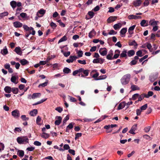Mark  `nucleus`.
I'll return each mask as SVG.
<instances>
[{
  "instance_id": "nucleus-9",
  "label": "nucleus",
  "mask_w": 160,
  "mask_h": 160,
  "mask_svg": "<svg viewBox=\"0 0 160 160\" xmlns=\"http://www.w3.org/2000/svg\"><path fill=\"white\" fill-rule=\"evenodd\" d=\"M113 51L112 50H111L109 51V53L107 56L106 58L108 60H112L113 59Z\"/></svg>"
},
{
  "instance_id": "nucleus-14",
  "label": "nucleus",
  "mask_w": 160,
  "mask_h": 160,
  "mask_svg": "<svg viewBox=\"0 0 160 160\" xmlns=\"http://www.w3.org/2000/svg\"><path fill=\"white\" fill-rule=\"evenodd\" d=\"M115 54L113 57V59L117 58L119 56L120 53V51L119 50H116L115 51Z\"/></svg>"
},
{
  "instance_id": "nucleus-31",
  "label": "nucleus",
  "mask_w": 160,
  "mask_h": 160,
  "mask_svg": "<svg viewBox=\"0 0 160 160\" xmlns=\"http://www.w3.org/2000/svg\"><path fill=\"white\" fill-rule=\"evenodd\" d=\"M42 134L43 135H42L41 137L42 138H45V139L48 138L50 136V135L48 134L45 133V132H43L42 133Z\"/></svg>"
},
{
  "instance_id": "nucleus-20",
  "label": "nucleus",
  "mask_w": 160,
  "mask_h": 160,
  "mask_svg": "<svg viewBox=\"0 0 160 160\" xmlns=\"http://www.w3.org/2000/svg\"><path fill=\"white\" fill-rule=\"evenodd\" d=\"M122 26V25L120 23H118L117 24H116L113 26L115 30H117L119 29Z\"/></svg>"
},
{
  "instance_id": "nucleus-44",
  "label": "nucleus",
  "mask_w": 160,
  "mask_h": 160,
  "mask_svg": "<svg viewBox=\"0 0 160 160\" xmlns=\"http://www.w3.org/2000/svg\"><path fill=\"white\" fill-rule=\"evenodd\" d=\"M38 12L43 15L45 14L46 12V10L43 9H41L39 11H38Z\"/></svg>"
},
{
  "instance_id": "nucleus-23",
  "label": "nucleus",
  "mask_w": 160,
  "mask_h": 160,
  "mask_svg": "<svg viewBox=\"0 0 160 160\" xmlns=\"http://www.w3.org/2000/svg\"><path fill=\"white\" fill-rule=\"evenodd\" d=\"M133 3L135 7L138 6L140 5V0H135L133 1Z\"/></svg>"
},
{
  "instance_id": "nucleus-61",
  "label": "nucleus",
  "mask_w": 160,
  "mask_h": 160,
  "mask_svg": "<svg viewBox=\"0 0 160 160\" xmlns=\"http://www.w3.org/2000/svg\"><path fill=\"white\" fill-rule=\"evenodd\" d=\"M70 147L68 144H65L63 146L64 150H68L69 149Z\"/></svg>"
},
{
  "instance_id": "nucleus-59",
  "label": "nucleus",
  "mask_w": 160,
  "mask_h": 160,
  "mask_svg": "<svg viewBox=\"0 0 160 160\" xmlns=\"http://www.w3.org/2000/svg\"><path fill=\"white\" fill-rule=\"evenodd\" d=\"M68 152L69 153L72 154L73 155H75V151L73 149H69Z\"/></svg>"
},
{
  "instance_id": "nucleus-12",
  "label": "nucleus",
  "mask_w": 160,
  "mask_h": 160,
  "mask_svg": "<svg viewBox=\"0 0 160 160\" xmlns=\"http://www.w3.org/2000/svg\"><path fill=\"white\" fill-rule=\"evenodd\" d=\"M148 25V21L145 20H142L141 22V26L142 27H146Z\"/></svg>"
},
{
  "instance_id": "nucleus-40",
  "label": "nucleus",
  "mask_w": 160,
  "mask_h": 160,
  "mask_svg": "<svg viewBox=\"0 0 160 160\" xmlns=\"http://www.w3.org/2000/svg\"><path fill=\"white\" fill-rule=\"evenodd\" d=\"M88 14L90 16V18H88V19H89L92 18L93 17L94 15V12L91 11L88 12Z\"/></svg>"
},
{
  "instance_id": "nucleus-33",
  "label": "nucleus",
  "mask_w": 160,
  "mask_h": 160,
  "mask_svg": "<svg viewBox=\"0 0 160 160\" xmlns=\"http://www.w3.org/2000/svg\"><path fill=\"white\" fill-rule=\"evenodd\" d=\"M127 51L125 50L123 51L120 54V58L126 57L127 56Z\"/></svg>"
},
{
  "instance_id": "nucleus-41",
  "label": "nucleus",
  "mask_w": 160,
  "mask_h": 160,
  "mask_svg": "<svg viewBox=\"0 0 160 160\" xmlns=\"http://www.w3.org/2000/svg\"><path fill=\"white\" fill-rule=\"evenodd\" d=\"M148 108V104H146L141 107V112L142 111L146 110Z\"/></svg>"
},
{
  "instance_id": "nucleus-24",
  "label": "nucleus",
  "mask_w": 160,
  "mask_h": 160,
  "mask_svg": "<svg viewBox=\"0 0 160 160\" xmlns=\"http://www.w3.org/2000/svg\"><path fill=\"white\" fill-rule=\"evenodd\" d=\"M10 4L13 9H14L17 6V2L15 1H12L10 2Z\"/></svg>"
},
{
  "instance_id": "nucleus-45",
  "label": "nucleus",
  "mask_w": 160,
  "mask_h": 160,
  "mask_svg": "<svg viewBox=\"0 0 160 160\" xmlns=\"http://www.w3.org/2000/svg\"><path fill=\"white\" fill-rule=\"evenodd\" d=\"M77 53L78 55V57H77L78 58L82 57L83 53L82 51L79 50L78 51Z\"/></svg>"
},
{
  "instance_id": "nucleus-35",
  "label": "nucleus",
  "mask_w": 160,
  "mask_h": 160,
  "mask_svg": "<svg viewBox=\"0 0 160 160\" xmlns=\"http://www.w3.org/2000/svg\"><path fill=\"white\" fill-rule=\"evenodd\" d=\"M127 31V28H122L120 31L121 34L124 35Z\"/></svg>"
},
{
  "instance_id": "nucleus-11",
  "label": "nucleus",
  "mask_w": 160,
  "mask_h": 160,
  "mask_svg": "<svg viewBox=\"0 0 160 160\" xmlns=\"http://www.w3.org/2000/svg\"><path fill=\"white\" fill-rule=\"evenodd\" d=\"M58 120H56L55 122V124L56 125H59L61 123L62 120V118L60 116H57Z\"/></svg>"
},
{
  "instance_id": "nucleus-27",
  "label": "nucleus",
  "mask_w": 160,
  "mask_h": 160,
  "mask_svg": "<svg viewBox=\"0 0 160 160\" xmlns=\"http://www.w3.org/2000/svg\"><path fill=\"white\" fill-rule=\"evenodd\" d=\"M18 155L21 158H22L24 155V152L22 150H18Z\"/></svg>"
},
{
  "instance_id": "nucleus-29",
  "label": "nucleus",
  "mask_w": 160,
  "mask_h": 160,
  "mask_svg": "<svg viewBox=\"0 0 160 160\" xmlns=\"http://www.w3.org/2000/svg\"><path fill=\"white\" fill-rule=\"evenodd\" d=\"M135 54V52L134 50H132L129 51L128 52V55L129 57H131Z\"/></svg>"
},
{
  "instance_id": "nucleus-49",
  "label": "nucleus",
  "mask_w": 160,
  "mask_h": 160,
  "mask_svg": "<svg viewBox=\"0 0 160 160\" xmlns=\"http://www.w3.org/2000/svg\"><path fill=\"white\" fill-rule=\"evenodd\" d=\"M21 118L23 121H27L28 120L29 118H27L25 115H22L21 116Z\"/></svg>"
},
{
  "instance_id": "nucleus-6",
  "label": "nucleus",
  "mask_w": 160,
  "mask_h": 160,
  "mask_svg": "<svg viewBox=\"0 0 160 160\" xmlns=\"http://www.w3.org/2000/svg\"><path fill=\"white\" fill-rule=\"evenodd\" d=\"M158 22H159L158 21H156L155 20V19H153L149 21L148 25H150L153 27L157 25Z\"/></svg>"
},
{
  "instance_id": "nucleus-19",
  "label": "nucleus",
  "mask_w": 160,
  "mask_h": 160,
  "mask_svg": "<svg viewBox=\"0 0 160 160\" xmlns=\"http://www.w3.org/2000/svg\"><path fill=\"white\" fill-rule=\"evenodd\" d=\"M1 53L3 55L7 54L8 53V51L6 46H5L3 50H2Z\"/></svg>"
},
{
  "instance_id": "nucleus-1",
  "label": "nucleus",
  "mask_w": 160,
  "mask_h": 160,
  "mask_svg": "<svg viewBox=\"0 0 160 160\" xmlns=\"http://www.w3.org/2000/svg\"><path fill=\"white\" fill-rule=\"evenodd\" d=\"M131 75L129 74H128L124 75L121 79V82L123 85L127 84L130 78Z\"/></svg>"
},
{
  "instance_id": "nucleus-54",
  "label": "nucleus",
  "mask_w": 160,
  "mask_h": 160,
  "mask_svg": "<svg viewBox=\"0 0 160 160\" xmlns=\"http://www.w3.org/2000/svg\"><path fill=\"white\" fill-rule=\"evenodd\" d=\"M2 18L3 17L7 16L8 14V13L7 12H4L2 13H1Z\"/></svg>"
},
{
  "instance_id": "nucleus-17",
  "label": "nucleus",
  "mask_w": 160,
  "mask_h": 160,
  "mask_svg": "<svg viewBox=\"0 0 160 160\" xmlns=\"http://www.w3.org/2000/svg\"><path fill=\"white\" fill-rule=\"evenodd\" d=\"M38 112L37 110L34 109L31 111L29 112V114L31 116H36Z\"/></svg>"
},
{
  "instance_id": "nucleus-39",
  "label": "nucleus",
  "mask_w": 160,
  "mask_h": 160,
  "mask_svg": "<svg viewBox=\"0 0 160 160\" xmlns=\"http://www.w3.org/2000/svg\"><path fill=\"white\" fill-rule=\"evenodd\" d=\"M107 76L106 75H103L100 76L98 77V78L96 79V80H100L102 79H104L107 78Z\"/></svg>"
},
{
  "instance_id": "nucleus-55",
  "label": "nucleus",
  "mask_w": 160,
  "mask_h": 160,
  "mask_svg": "<svg viewBox=\"0 0 160 160\" xmlns=\"http://www.w3.org/2000/svg\"><path fill=\"white\" fill-rule=\"evenodd\" d=\"M77 61L78 63L81 64L85 65L86 63V61L85 60H78Z\"/></svg>"
},
{
  "instance_id": "nucleus-15",
  "label": "nucleus",
  "mask_w": 160,
  "mask_h": 160,
  "mask_svg": "<svg viewBox=\"0 0 160 160\" xmlns=\"http://www.w3.org/2000/svg\"><path fill=\"white\" fill-rule=\"evenodd\" d=\"M12 115L14 117H19V111L17 110H15L12 112Z\"/></svg>"
},
{
  "instance_id": "nucleus-25",
  "label": "nucleus",
  "mask_w": 160,
  "mask_h": 160,
  "mask_svg": "<svg viewBox=\"0 0 160 160\" xmlns=\"http://www.w3.org/2000/svg\"><path fill=\"white\" fill-rule=\"evenodd\" d=\"M63 71L64 73L66 74L70 73L71 72V70L70 69L67 67L64 68L63 69Z\"/></svg>"
},
{
  "instance_id": "nucleus-51",
  "label": "nucleus",
  "mask_w": 160,
  "mask_h": 160,
  "mask_svg": "<svg viewBox=\"0 0 160 160\" xmlns=\"http://www.w3.org/2000/svg\"><path fill=\"white\" fill-rule=\"evenodd\" d=\"M82 133H78L75 135V140H77L78 139L79 137L82 136Z\"/></svg>"
},
{
  "instance_id": "nucleus-36",
  "label": "nucleus",
  "mask_w": 160,
  "mask_h": 160,
  "mask_svg": "<svg viewBox=\"0 0 160 160\" xmlns=\"http://www.w3.org/2000/svg\"><path fill=\"white\" fill-rule=\"evenodd\" d=\"M48 82V81L47 80V82L41 84H39L38 86V87L39 88H40L41 87H44L47 85Z\"/></svg>"
},
{
  "instance_id": "nucleus-26",
  "label": "nucleus",
  "mask_w": 160,
  "mask_h": 160,
  "mask_svg": "<svg viewBox=\"0 0 160 160\" xmlns=\"http://www.w3.org/2000/svg\"><path fill=\"white\" fill-rule=\"evenodd\" d=\"M153 94V93L152 92L149 91L148 93V94H146V95H144V96L145 97V98H148L152 96Z\"/></svg>"
},
{
  "instance_id": "nucleus-28",
  "label": "nucleus",
  "mask_w": 160,
  "mask_h": 160,
  "mask_svg": "<svg viewBox=\"0 0 160 160\" xmlns=\"http://www.w3.org/2000/svg\"><path fill=\"white\" fill-rule=\"evenodd\" d=\"M129 44L130 46H134L135 48H136V47H137L138 45L137 42L135 40L132 41V42H129Z\"/></svg>"
},
{
  "instance_id": "nucleus-7",
  "label": "nucleus",
  "mask_w": 160,
  "mask_h": 160,
  "mask_svg": "<svg viewBox=\"0 0 160 160\" xmlns=\"http://www.w3.org/2000/svg\"><path fill=\"white\" fill-rule=\"evenodd\" d=\"M13 26L15 28H19L22 27V24L21 22H15L13 23Z\"/></svg>"
},
{
  "instance_id": "nucleus-38",
  "label": "nucleus",
  "mask_w": 160,
  "mask_h": 160,
  "mask_svg": "<svg viewBox=\"0 0 160 160\" xmlns=\"http://www.w3.org/2000/svg\"><path fill=\"white\" fill-rule=\"evenodd\" d=\"M135 26V25H133V26L130 27L128 29V32L130 34H132V32H131V31H133L134 29Z\"/></svg>"
},
{
  "instance_id": "nucleus-62",
  "label": "nucleus",
  "mask_w": 160,
  "mask_h": 160,
  "mask_svg": "<svg viewBox=\"0 0 160 160\" xmlns=\"http://www.w3.org/2000/svg\"><path fill=\"white\" fill-rule=\"evenodd\" d=\"M117 33V32L113 30H110V31L109 32L108 34L109 35L116 34Z\"/></svg>"
},
{
  "instance_id": "nucleus-56",
  "label": "nucleus",
  "mask_w": 160,
  "mask_h": 160,
  "mask_svg": "<svg viewBox=\"0 0 160 160\" xmlns=\"http://www.w3.org/2000/svg\"><path fill=\"white\" fill-rule=\"evenodd\" d=\"M55 109L59 112H61L62 111V108L60 107H57Z\"/></svg>"
},
{
  "instance_id": "nucleus-21",
  "label": "nucleus",
  "mask_w": 160,
  "mask_h": 160,
  "mask_svg": "<svg viewBox=\"0 0 160 160\" xmlns=\"http://www.w3.org/2000/svg\"><path fill=\"white\" fill-rule=\"evenodd\" d=\"M74 124V123L71 122L70 123L67 127L66 128V131L68 132V129H71L73 128V125Z\"/></svg>"
},
{
  "instance_id": "nucleus-4",
  "label": "nucleus",
  "mask_w": 160,
  "mask_h": 160,
  "mask_svg": "<svg viewBox=\"0 0 160 160\" xmlns=\"http://www.w3.org/2000/svg\"><path fill=\"white\" fill-rule=\"evenodd\" d=\"M99 52L101 55L104 56L107 55V50L105 48H101L99 50Z\"/></svg>"
},
{
  "instance_id": "nucleus-37",
  "label": "nucleus",
  "mask_w": 160,
  "mask_h": 160,
  "mask_svg": "<svg viewBox=\"0 0 160 160\" xmlns=\"http://www.w3.org/2000/svg\"><path fill=\"white\" fill-rule=\"evenodd\" d=\"M151 129V127L149 126H147L145 127L143 129V130L144 132L148 133V132Z\"/></svg>"
},
{
  "instance_id": "nucleus-18",
  "label": "nucleus",
  "mask_w": 160,
  "mask_h": 160,
  "mask_svg": "<svg viewBox=\"0 0 160 160\" xmlns=\"http://www.w3.org/2000/svg\"><path fill=\"white\" fill-rule=\"evenodd\" d=\"M20 62L22 65H25L28 63L29 62L25 59H23L20 61Z\"/></svg>"
},
{
  "instance_id": "nucleus-8",
  "label": "nucleus",
  "mask_w": 160,
  "mask_h": 160,
  "mask_svg": "<svg viewBox=\"0 0 160 160\" xmlns=\"http://www.w3.org/2000/svg\"><path fill=\"white\" fill-rule=\"evenodd\" d=\"M18 77H16L15 76H12L11 78V81L14 83L15 84H17L18 83Z\"/></svg>"
},
{
  "instance_id": "nucleus-46",
  "label": "nucleus",
  "mask_w": 160,
  "mask_h": 160,
  "mask_svg": "<svg viewBox=\"0 0 160 160\" xmlns=\"http://www.w3.org/2000/svg\"><path fill=\"white\" fill-rule=\"evenodd\" d=\"M39 95H40L41 94L40 93H33L32 96V98L33 99H35L38 97Z\"/></svg>"
},
{
  "instance_id": "nucleus-57",
  "label": "nucleus",
  "mask_w": 160,
  "mask_h": 160,
  "mask_svg": "<svg viewBox=\"0 0 160 160\" xmlns=\"http://www.w3.org/2000/svg\"><path fill=\"white\" fill-rule=\"evenodd\" d=\"M69 117L68 115H67L63 119V122L65 123L69 119Z\"/></svg>"
},
{
  "instance_id": "nucleus-13",
  "label": "nucleus",
  "mask_w": 160,
  "mask_h": 160,
  "mask_svg": "<svg viewBox=\"0 0 160 160\" xmlns=\"http://www.w3.org/2000/svg\"><path fill=\"white\" fill-rule=\"evenodd\" d=\"M96 32L94 29H93L89 33L88 37L90 38H92L93 36L96 35Z\"/></svg>"
},
{
  "instance_id": "nucleus-64",
  "label": "nucleus",
  "mask_w": 160,
  "mask_h": 160,
  "mask_svg": "<svg viewBox=\"0 0 160 160\" xmlns=\"http://www.w3.org/2000/svg\"><path fill=\"white\" fill-rule=\"evenodd\" d=\"M25 87V86L24 85L21 84L19 86L18 88L20 90H22Z\"/></svg>"
},
{
  "instance_id": "nucleus-30",
  "label": "nucleus",
  "mask_w": 160,
  "mask_h": 160,
  "mask_svg": "<svg viewBox=\"0 0 160 160\" xmlns=\"http://www.w3.org/2000/svg\"><path fill=\"white\" fill-rule=\"evenodd\" d=\"M61 52L62 53H63L64 56L65 57H68V56L70 54V52L69 51H68V52H65L63 50H61Z\"/></svg>"
},
{
  "instance_id": "nucleus-60",
  "label": "nucleus",
  "mask_w": 160,
  "mask_h": 160,
  "mask_svg": "<svg viewBox=\"0 0 160 160\" xmlns=\"http://www.w3.org/2000/svg\"><path fill=\"white\" fill-rule=\"evenodd\" d=\"M23 28L26 31H29V28L27 25H23Z\"/></svg>"
},
{
  "instance_id": "nucleus-2",
  "label": "nucleus",
  "mask_w": 160,
  "mask_h": 160,
  "mask_svg": "<svg viewBox=\"0 0 160 160\" xmlns=\"http://www.w3.org/2000/svg\"><path fill=\"white\" fill-rule=\"evenodd\" d=\"M28 139L27 137H18L17 140L19 144H23L24 142L28 143Z\"/></svg>"
},
{
  "instance_id": "nucleus-16",
  "label": "nucleus",
  "mask_w": 160,
  "mask_h": 160,
  "mask_svg": "<svg viewBox=\"0 0 160 160\" xmlns=\"http://www.w3.org/2000/svg\"><path fill=\"white\" fill-rule=\"evenodd\" d=\"M5 92L7 93H10L12 90V88L9 86H6L4 88Z\"/></svg>"
},
{
  "instance_id": "nucleus-5",
  "label": "nucleus",
  "mask_w": 160,
  "mask_h": 160,
  "mask_svg": "<svg viewBox=\"0 0 160 160\" xmlns=\"http://www.w3.org/2000/svg\"><path fill=\"white\" fill-rule=\"evenodd\" d=\"M117 18V16H110L107 19V22L108 23H110L115 21Z\"/></svg>"
},
{
  "instance_id": "nucleus-43",
  "label": "nucleus",
  "mask_w": 160,
  "mask_h": 160,
  "mask_svg": "<svg viewBox=\"0 0 160 160\" xmlns=\"http://www.w3.org/2000/svg\"><path fill=\"white\" fill-rule=\"evenodd\" d=\"M148 48L150 52H152V48L151 44L150 43H148L147 45Z\"/></svg>"
},
{
  "instance_id": "nucleus-63",
  "label": "nucleus",
  "mask_w": 160,
  "mask_h": 160,
  "mask_svg": "<svg viewBox=\"0 0 160 160\" xmlns=\"http://www.w3.org/2000/svg\"><path fill=\"white\" fill-rule=\"evenodd\" d=\"M139 94H134L132 97V98L133 100H135L137 98H138L139 96Z\"/></svg>"
},
{
  "instance_id": "nucleus-47",
  "label": "nucleus",
  "mask_w": 160,
  "mask_h": 160,
  "mask_svg": "<svg viewBox=\"0 0 160 160\" xmlns=\"http://www.w3.org/2000/svg\"><path fill=\"white\" fill-rule=\"evenodd\" d=\"M136 54L138 56H136L134 57V60H135L138 59H139L138 57H140V50L137 52Z\"/></svg>"
},
{
  "instance_id": "nucleus-52",
  "label": "nucleus",
  "mask_w": 160,
  "mask_h": 160,
  "mask_svg": "<svg viewBox=\"0 0 160 160\" xmlns=\"http://www.w3.org/2000/svg\"><path fill=\"white\" fill-rule=\"evenodd\" d=\"M131 88L132 91H134L139 89V88L135 85H132Z\"/></svg>"
},
{
  "instance_id": "nucleus-48",
  "label": "nucleus",
  "mask_w": 160,
  "mask_h": 160,
  "mask_svg": "<svg viewBox=\"0 0 160 160\" xmlns=\"http://www.w3.org/2000/svg\"><path fill=\"white\" fill-rule=\"evenodd\" d=\"M125 107V105L124 104H122L120 103L119 104L118 107V109L120 110L123 108Z\"/></svg>"
},
{
  "instance_id": "nucleus-50",
  "label": "nucleus",
  "mask_w": 160,
  "mask_h": 160,
  "mask_svg": "<svg viewBox=\"0 0 160 160\" xmlns=\"http://www.w3.org/2000/svg\"><path fill=\"white\" fill-rule=\"evenodd\" d=\"M89 70H83L82 72L84 75V76H87L89 74Z\"/></svg>"
},
{
  "instance_id": "nucleus-3",
  "label": "nucleus",
  "mask_w": 160,
  "mask_h": 160,
  "mask_svg": "<svg viewBox=\"0 0 160 160\" xmlns=\"http://www.w3.org/2000/svg\"><path fill=\"white\" fill-rule=\"evenodd\" d=\"M77 58H78L75 55L70 56L69 57V59L66 60V62L68 63H72Z\"/></svg>"
},
{
  "instance_id": "nucleus-10",
  "label": "nucleus",
  "mask_w": 160,
  "mask_h": 160,
  "mask_svg": "<svg viewBox=\"0 0 160 160\" xmlns=\"http://www.w3.org/2000/svg\"><path fill=\"white\" fill-rule=\"evenodd\" d=\"M14 51L18 54L21 55L22 53V52L21 50V48L20 47H18L15 48L14 49Z\"/></svg>"
},
{
  "instance_id": "nucleus-32",
  "label": "nucleus",
  "mask_w": 160,
  "mask_h": 160,
  "mask_svg": "<svg viewBox=\"0 0 160 160\" xmlns=\"http://www.w3.org/2000/svg\"><path fill=\"white\" fill-rule=\"evenodd\" d=\"M18 89L17 88H12V91L13 93L15 94H17L18 92Z\"/></svg>"
},
{
  "instance_id": "nucleus-34",
  "label": "nucleus",
  "mask_w": 160,
  "mask_h": 160,
  "mask_svg": "<svg viewBox=\"0 0 160 160\" xmlns=\"http://www.w3.org/2000/svg\"><path fill=\"white\" fill-rule=\"evenodd\" d=\"M67 40V37L65 35L62 38L58 41V43H59L62 42L66 41Z\"/></svg>"
},
{
  "instance_id": "nucleus-58",
  "label": "nucleus",
  "mask_w": 160,
  "mask_h": 160,
  "mask_svg": "<svg viewBox=\"0 0 160 160\" xmlns=\"http://www.w3.org/2000/svg\"><path fill=\"white\" fill-rule=\"evenodd\" d=\"M34 144L37 146H40L41 145V143L39 141H35L34 142Z\"/></svg>"
},
{
  "instance_id": "nucleus-42",
  "label": "nucleus",
  "mask_w": 160,
  "mask_h": 160,
  "mask_svg": "<svg viewBox=\"0 0 160 160\" xmlns=\"http://www.w3.org/2000/svg\"><path fill=\"white\" fill-rule=\"evenodd\" d=\"M50 25V26L52 28L54 29H55L56 27H57V25L56 24V23H54L52 22H51Z\"/></svg>"
},
{
  "instance_id": "nucleus-53",
  "label": "nucleus",
  "mask_w": 160,
  "mask_h": 160,
  "mask_svg": "<svg viewBox=\"0 0 160 160\" xmlns=\"http://www.w3.org/2000/svg\"><path fill=\"white\" fill-rule=\"evenodd\" d=\"M41 120V118L39 116H38L36 119V123L38 125H39V122H40Z\"/></svg>"
},
{
  "instance_id": "nucleus-22",
  "label": "nucleus",
  "mask_w": 160,
  "mask_h": 160,
  "mask_svg": "<svg viewBox=\"0 0 160 160\" xmlns=\"http://www.w3.org/2000/svg\"><path fill=\"white\" fill-rule=\"evenodd\" d=\"M140 17L139 16H138L134 15H131L128 16V18L129 19H136L139 18Z\"/></svg>"
}]
</instances>
